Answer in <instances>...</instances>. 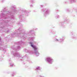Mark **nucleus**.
<instances>
[{
    "mask_svg": "<svg viewBox=\"0 0 77 77\" xmlns=\"http://www.w3.org/2000/svg\"><path fill=\"white\" fill-rule=\"evenodd\" d=\"M47 59L48 62H51V60H52V59L50 58H48Z\"/></svg>",
    "mask_w": 77,
    "mask_h": 77,
    "instance_id": "nucleus-1",
    "label": "nucleus"
},
{
    "mask_svg": "<svg viewBox=\"0 0 77 77\" xmlns=\"http://www.w3.org/2000/svg\"><path fill=\"white\" fill-rule=\"evenodd\" d=\"M31 46L33 47V48H34L35 51H36V50H37V48L35 46H33V45H31Z\"/></svg>",
    "mask_w": 77,
    "mask_h": 77,
    "instance_id": "nucleus-2",
    "label": "nucleus"
}]
</instances>
